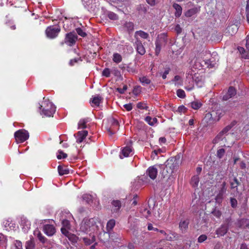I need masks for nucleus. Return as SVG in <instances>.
<instances>
[{
    "label": "nucleus",
    "mask_w": 249,
    "mask_h": 249,
    "mask_svg": "<svg viewBox=\"0 0 249 249\" xmlns=\"http://www.w3.org/2000/svg\"><path fill=\"white\" fill-rule=\"evenodd\" d=\"M178 167V160L173 157L168 159L166 162L165 167L162 172L164 177H167L173 181L175 178L174 174L177 171Z\"/></svg>",
    "instance_id": "f257e3e1"
},
{
    "label": "nucleus",
    "mask_w": 249,
    "mask_h": 249,
    "mask_svg": "<svg viewBox=\"0 0 249 249\" xmlns=\"http://www.w3.org/2000/svg\"><path fill=\"white\" fill-rule=\"evenodd\" d=\"M97 222L99 223L98 218H84L81 223L80 229L82 232L86 233L91 232V234L98 230Z\"/></svg>",
    "instance_id": "f03ea898"
},
{
    "label": "nucleus",
    "mask_w": 249,
    "mask_h": 249,
    "mask_svg": "<svg viewBox=\"0 0 249 249\" xmlns=\"http://www.w3.org/2000/svg\"><path fill=\"white\" fill-rule=\"evenodd\" d=\"M44 101L40 107V114L46 117L53 116L55 112V107L48 99L43 98Z\"/></svg>",
    "instance_id": "7ed1b4c3"
},
{
    "label": "nucleus",
    "mask_w": 249,
    "mask_h": 249,
    "mask_svg": "<svg viewBox=\"0 0 249 249\" xmlns=\"http://www.w3.org/2000/svg\"><path fill=\"white\" fill-rule=\"evenodd\" d=\"M200 55L207 67L212 68L215 67L216 62L218 61V56L216 54L213 53L211 54L210 53L205 52L201 53Z\"/></svg>",
    "instance_id": "20e7f679"
},
{
    "label": "nucleus",
    "mask_w": 249,
    "mask_h": 249,
    "mask_svg": "<svg viewBox=\"0 0 249 249\" xmlns=\"http://www.w3.org/2000/svg\"><path fill=\"white\" fill-rule=\"evenodd\" d=\"M14 136L18 143H21L29 138V134L27 130L22 129L17 131L14 134Z\"/></svg>",
    "instance_id": "39448f33"
},
{
    "label": "nucleus",
    "mask_w": 249,
    "mask_h": 249,
    "mask_svg": "<svg viewBox=\"0 0 249 249\" xmlns=\"http://www.w3.org/2000/svg\"><path fill=\"white\" fill-rule=\"evenodd\" d=\"M167 38L165 34L160 35L156 40L155 42V54L158 55L160 52L161 48L162 45H165L166 43Z\"/></svg>",
    "instance_id": "423d86ee"
},
{
    "label": "nucleus",
    "mask_w": 249,
    "mask_h": 249,
    "mask_svg": "<svg viewBox=\"0 0 249 249\" xmlns=\"http://www.w3.org/2000/svg\"><path fill=\"white\" fill-rule=\"evenodd\" d=\"M84 6L90 12H94L98 8V0H82Z\"/></svg>",
    "instance_id": "0eeeda50"
},
{
    "label": "nucleus",
    "mask_w": 249,
    "mask_h": 249,
    "mask_svg": "<svg viewBox=\"0 0 249 249\" xmlns=\"http://www.w3.org/2000/svg\"><path fill=\"white\" fill-rule=\"evenodd\" d=\"M60 31V28L59 27L51 26L47 27L45 32L48 37L54 38L58 36Z\"/></svg>",
    "instance_id": "6e6552de"
},
{
    "label": "nucleus",
    "mask_w": 249,
    "mask_h": 249,
    "mask_svg": "<svg viewBox=\"0 0 249 249\" xmlns=\"http://www.w3.org/2000/svg\"><path fill=\"white\" fill-rule=\"evenodd\" d=\"M59 215H60V220L61 221L62 224L63 225L62 228H70L69 220L68 219H66L65 218H64V216L67 219H70V218L72 217V215L69 213H67L66 212H62L61 213H60Z\"/></svg>",
    "instance_id": "1a4fd4ad"
},
{
    "label": "nucleus",
    "mask_w": 249,
    "mask_h": 249,
    "mask_svg": "<svg viewBox=\"0 0 249 249\" xmlns=\"http://www.w3.org/2000/svg\"><path fill=\"white\" fill-rule=\"evenodd\" d=\"M77 36L74 33H70L66 34L65 43L70 46L73 45L77 40Z\"/></svg>",
    "instance_id": "9d476101"
},
{
    "label": "nucleus",
    "mask_w": 249,
    "mask_h": 249,
    "mask_svg": "<svg viewBox=\"0 0 249 249\" xmlns=\"http://www.w3.org/2000/svg\"><path fill=\"white\" fill-rule=\"evenodd\" d=\"M246 50L247 51H245V49L243 47H238V50L240 53L242 55V57L245 58V59L249 58V36H247L246 37Z\"/></svg>",
    "instance_id": "9b49d317"
},
{
    "label": "nucleus",
    "mask_w": 249,
    "mask_h": 249,
    "mask_svg": "<svg viewBox=\"0 0 249 249\" xmlns=\"http://www.w3.org/2000/svg\"><path fill=\"white\" fill-rule=\"evenodd\" d=\"M2 226L7 231L13 230L16 228V224L11 219L8 218L3 221Z\"/></svg>",
    "instance_id": "f8f14e48"
},
{
    "label": "nucleus",
    "mask_w": 249,
    "mask_h": 249,
    "mask_svg": "<svg viewBox=\"0 0 249 249\" xmlns=\"http://www.w3.org/2000/svg\"><path fill=\"white\" fill-rule=\"evenodd\" d=\"M146 174L152 179H155L158 174V169L156 166L149 167L146 171Z\"/></svg>",
    "instance_id": "ddd939ff"
},
{
    "label": "nucleus",
    "mask_w": 249,
    "mask_h": 249,
    "mask_svg": "<svg viewBox=\"0 0 249 249\" xmlns=\"http://www.w3.org/2000/svg\"><path fill=\"white\" fill-rule=\"evenodd\" d=\"M236 94V89L232 87H230L226 93L223 96V100L227 101L230 98L235 95Z\"/></svg>",
    "instance_id": "4468645a"
},
{
    "label": "nucleus",
    "mask_w": 249,
    "mask_h": 249,
    "mask_svg": "<svg viewBox=\"0 0 249 249\" xmlns=\"http://www.w3.org/2000/svg\"><path fill=\"white\" fill-rule=\"evenodd\" d=\"M88 133V132L87 130L78 131L76 134L74 135L76 139V142L77 143L82 142L87 137Z\"/></svg>",
    "instance_id": "2eb2a0df"
},
{
    "label": "nucleus",
    "mask_w": 249,
    "mask_h": 249,
    "mask_svg": "<svg viewBox=\"0 0 249 249\" xmlns=\"http://www.w3.org/2000/svg\"><path fill=\"white\" fill-rule=\"evenodd\" d=\"M132 149L131 146H126L122 150L121 153L120 154V157L121 159H123L124 157H127L132 154Z\"/></svg>",
    "instance_id": "dca6fc26"
},
{
    "label": "nucleus",
    "mask_w": 249,
    "mask_h": 249,
    "mask_svg": "<svg viewBox=\"0 0 249 249\" xmlns=\"http://www.w3.org/2000/svg\"><path fill=\"white\" fill-rule=\"evenodd\" d=\"M44 233L48 236H51L53 235L55 232L54 227L52 225H45L43 227Z\"/></svg>",
    "instance_id": "f3484780"
},
{
    "label": "nucleus",
    "mask_w": 249,
    "mask_h": 249,
    "mask_svg": "<svg viewBox=\"0 0 249 249\" xmlns=\"http://www.w3.org/2000/svg\"><path fill=\"white\" fill-rule=\"evenodd\" d=\"M136 50L138 53L143 55L145 53V50L140 40L137 38L135 43Z\"/></svg>",
    "instance_id": "a211bd4d"
},
{
    "label": "nucleus",
    "mask_w": 249,
    "mask_h": 249,
    "mask_svg": "<svg viewBox=\"0 0 249 249\" xmlns=\"http://www.w3.org/2000/svg\"><path fill=\"white\" fill-rule=\"evenodd\" d=\"M102 99H103L102 97L99 95H97L96 96L92 97V98H91L90 101L91 106L99 107L100 103L102 100Z\"/></svg>",
    "instance_id": "6ab92c4d"
},
{
    "label": "nucleus",
    "mask_w": 249,
    "mask_h": 249,
    "mask_svg": "<svg viewBox=\"0 0 249 249\" xmlns=\"http://www.w3.org/2000/svg\"><path fill=\"white\" fill-rule=\"evenodd\" d=\"M210 112L212 114V117L215 122L218 121L221 117L223 116L222 111L220 109L213 110Z\"/></svg>",
    "instance_id": "aec40b11"
},
{
    "label": "nucleus",
    "mask_w": 249,
    "mask_h": 249,
    "mask_svg": "<svg viewBox=\"0 0 249 249\" xmlns=\"http://www.w3.org/2000/svg\"><path fill=\"white\" fill-rule=\"evenodd\" d=\"M189 220H181L179 223V228L182 232H185L188 228Z\"/></svg>",
    "instance_id": "412c9836"
},
{
    "label": "nucleus",
    "mask_w": 249,
    "mask_h": 249,
    "mask_svg": "<svg viewBox=\"0 0 249 249\" xmlns=\"http://www.w3.org/2000/svg\"><path fill=\"white\" fill-rule=\"evenodd\" d=\"M140 213L142 216L147 218L151 215V211L150 208L147 206L142 207L140 210Z\"/></svg>",
    "instance_id": "4be33fe9"
},
{
    "label": "nucleus",
    "mask_w": 249,
    "mask_h": 249,
    "mask_svg": "<svg viewBox=\"0 0 249 249\" xmlns=\"http://www.w3.org/2000/svg\"><path fill=\"white\" fill-rule=\"evenodd\" d=\"M173 7L175 10V16L176 18H179L182 14V8L181 6L178 3H174Z\"/></svg>",
    "instance_id": "5701e85b"
},
{
    "label": "nucleus",
    "mask_w": 249,
    "mask_h": 249,
    "mask_svg": "<svg viewBox=\"0 0 249 249\" xmlns=\"http://www.w3.org/2000/svg\"><path fill=\"white\" fill-rule=\"evenodd\" d=\"M228 226L223 225L216 230V234L218 236H224L227 233L228 231Z\"/></svg>",
    "instance_id": "b1692460"
},
{
    "label": "nucleus",
    "mask_w": 249,
    "mask_h": 249,
    "mask_svg": "<svg viewBox=\"0 0 249 249\" xmlns=\"http://www.w3.org/2000/svg\"><path fill=\"white\" fill-rule=\"evenodd\" d=\"M204 120L208 124H211L215 123V121H214L210 112L206 114L204 118Z\"/></svg>",
    "instance_id": "393cba45"
},
{
    "label": "nucleus",
    "mask_w": 249,
    "mask_h": 249,
    "mask_svg": "<svg viewBox=\"0 0 249 249\" xmlns=\"http://www.w3.org/2000/svg\"><path fill=\"white\" fill-rule=\"evenodd\" d=\"M144 120L151 126H154L158 124V120L156 117L152 118L150 116H147Z\"/></svg>",
    "instance_id": "a878e982"
},
{
    "label": "nucleus",
    "mask_w": 249,
    "mask_h": 249,
    "mask_svg": "<svg viewBox=\"0 0 249 249\" xmlns=\"http://www.w3.org/2000/svg\"><path fill=\"white\" fill-rule=\"evenodd\" d=\"M89 236L91 238H89L88 237H85L83 238V240L86 245H89L95 241V235L94 234H89Z\"/></svg>",
    "instance_id": "bb28decb"
},
{
    "label": "nucleus",
    "mask_w": 249,
    "mask_h": 249,
    "mask_svg": "<svg viewBox=\"0 0 249 249\" xmlns=\"http://www.w3.org/2000/svg\"><path fill=\"white\" fill-rule=\"evenodd\" d=\"M224 135L220 132L213 140V143L216 144L220 142V144L222 145L223 143H221V142L223 141L225 138Z\"/></svg>",
    "instance_id": "cd10ccee"
},
{
    "label": "nucleus",
    "mask_w": 249,
    "mask_h": 249,
    "mask_svg": "<svg viewBox=\"0 0 249 249\" xmlns=\"http://www.w3.org/2000/svg\"><path fill=\"white\" fill-rule=\"evenodd\" d=\"M112 211L117 212L121 207V203L119 200H113L112 202Z\"/></svg>",
    "instance_id": "c85d7f7f"
},
{
    "label": "nucleus",
    "mask_w": 249,
    "mask_h": 249,
    "mask_svg": "<svg viewBox=\"0 0 249 249\" xmlns=\"http://www.w3.org/2000/svg\"><path fill=\"white\" fill-rule=\"evenodd\" d=\"M0 246L2 249H5L7 246L6 237L1 233H0Z\"/></svg>",
    "instance_id": "c756f323"
},
{
    "label": "nucleus",
    "mask_w": 249,
    "mask_h": 249,
    "mask_svg": "<svg viewBox=\"0 0 249 249\" xmlns=\"http://www.w3.org/2000/svg\"><path fill=\"white\" fill-rule=\"evenodd\" d=\"M198 12V9L197 8H193L189 9L185 13V16L186 17H191L193 15H195Z\"/></svg>",
    "instance_id": "7c9ffc66"
},
{
    "label": "nucleus",
    "mask_w": 249,
    "mask_h": 249,
    "mask_svg": "<svg viewBox=\"0 0 249 249\" xmlns=\"http://www.w3.org/2000/svg\"><path fill=\"white\" fill-rule=\"evenodd\" d=\"M58 171L60 176L67 175L69 173V170L67 167L60 165L58 166Z\"/></svg>",
    "instance_id": "2f4dec72"
},
{
    "label": "nucleus",
    "mask_w": 249,
    "mask_h": 249,
    "mask_svg": "<svg viewBox=\"0 0 249 249\" xmlns=\"http://www.w3.org/2000/svg\"><path fill=\"white\" fill-rule=\"evenodd\" d=\"M199 181V178L198 175L193 176L191 178V184L194 187H197Z\"/></svg>",
    "instance_id": "473e14b6"
},
{
    "label": "nucleus",
    "mask_w": 249,
    "mask_h": 249,
    "mask_svg": "<svg viewBox=\"0 0 249 249\" xmlns=\"http://www.w3.org/2000/svg\"><path fill=\"white\" fill-rule=\"evenodd\" d=\"M237 30L238 28L235 25L229 26L227 28V32L231 36L235 34L237 31Z\"/></svg>",
    "instance_id": "72a5a7b5"
},
{
    "label": "nucleus",
    "mask_w": 249,
    "mask_h": 249,
    "mask_svg": "<svg viewBox=\"0 0 249 249\" xmlns=\"http://www.w3.org/2000/svg\"><path fill=\"white\" fill-rule=\"evenodd\" d=\"M89 122V119H81L78 123V128L84 129L87 127L86 124Z\"/></svg>",
    "instance_id": "f704fd0d"
},
{
    "label": "nucleus",
    "mask_w": 249,
    "mask_h": 249,
    "mask_svg": "<svg viewBox=\"0 0 249 249\" xmlns=\"http://www.w3.org/2000/svg\"><path fill=\"white\" fill-rule=\"evenodd\" d=\"M115 225V220L114 219L109 220L107 224V230L108 232H109L113 229Z\"/></svg>",
    "instance_id": "c9c22d12"
},
{
    "label": "nucleus",
    "mask_w": 249,
    "mask_h": 249,
    "mask_svg": "<svg viewBox=\"0 0 249 249\" xmlns=\"http://www.w3.org/2000/svg\"><path fill=\"white\" fill-rule=\"evenodd\" d=\"M189 105L192 108L195 110H197L201 107L202 104L200 102H198V101H195L190 103Z\"/></svg>",
    "instance_id": "e433bc0d"
},
{
    "label": "nucleus",
    "mask_w": 249,
    "mask_h": 249,
    "mask_svg": "<svg viewBox=\"0 0 249 249\" xmlns=\"http://www.w3.org/2000/svg\"><path fill=\"white\" fill-rule=\"evenodd\" d=\"M139 80L141 82V83L142 84L143 86L147 85L149 84L151 82V81L149 79H148L146 76H142L139 78Z\"/></svg>",
    "instance_id": "4c0bfd02"
},
{
    "label": "nucleus",
    "mask_w": 249,
    "mask_h": 249,
    "mask_svg": "<svg viewBox=\"0 0 249 249\" xmlns=\"http://www.w3.org/2000/svg\"><path fill=\"white\" fill-rule=\"evenodd\" d=\"M122 60V56L118 53H115L113 55V61L116 63H119L121 62Z\"/></svg>",
    "instance_id": "58836bf2"
},
{
    "label": "nucleus",
    "mask_w": 249,
    "mask_h": 249,
    "mask_svg": "<svg viewBox=\"0 0 249 249\" xmlns=\"http://www.w3.org/2000/svg\"><path fill=\"white\" fill-rule=\"evenodd\" d=\"M139 36L140 37H141L142 38H144V39H146L149 36V35L147 33L144 32L142 31H137L135 33V36Z\"/></svg>",
    "instance_id": "ea45409f"
},
{
    "label": "nucleus",
    "mask_w": 249,
    "mask_h": 249,
    "mask_svg": "<svg viewBox=\"0 0 249 249\" xmlns=\"http://www.w3.org/2000/svg\"><path fill=\"white\" fill-rule=\"evenodd\" d=\"M239 224L242 227L249 229V219H243L240 220Z\"/></svg>",
    "instance_id": "a19ab883"
},
{
    "label": "nucleus",
    "mask_w": 249,
    "mask_h": 249,
    "mask_svg": "<svg viewBox=\"0 0 249 249\" xmlns=\"http://www.w3.org/2000/svg\"><path fill=\"white\" fill-rule=\"evenodd\" d=\"M11 249H22V243L20 241L16 240Z\"/></svg>",
    "instance_id": "79ce46f5"
},
{
    "label": "nucleus",
    "mask_w": 249,
    "mask_h": 249,
    "mask_svg": "<svg viewBox=\"0 0 249 249\" xmlns=\"http://www.w3.org/2000/svg\"><path fill=\"white\" fill-rule=\"evenodd\" d=\"M235 125L234 122H232L230 125L225 127L221 131L224 135L226 134L234 125Z\"/></svg>",
    "instance_id": "37998d69"
},
{
    "label": "nucleus",
    "mask_w": 249,
    "mask_h": 249,
    "mask_svg": "<svg viewBox=\"0 0 249 249\" xmlns=\"http://www.w3.org/2000/svg\"><path fill=\"white\" fill-rule=\"evenodd\" d=\"M107 17L111 20H115L118 19V15L112 12H108Z\"/></svg>",
    "instance_id": "c03bdc74"
},
{
    "label": "nucleus",
    "mask_w": 249,
    "mask_h": 249,
    "mask_svg": "<svg viewBox=\"0 0 249 249\" xmlns=\"http://www.w3.org/2000/svg\"><path fill=\"white\" fill-rule=\"evenodd\" d=\"M171 235H166L165 237L166 240L172 241L175 238H178V234L175 232H172L170 233Z\"/></svg>",
    "instance_id": "a18cd8bd"
},
{
    "label": "nucleus",
    "mask_w": 249,
    "mask_h": 249,
    "mask_svg": "<svg viewBox=\"0 0 249 249\" xmlns=\"http://www.w3.org/2000/svg\"><path fill=\"white\" fill-rule=\"evenodd\" d=\"M124 27L129 31H132L134 29V24L131 22H126L124 24Z\"/></svg>",
    "instance_id": "49530a36"
},
{
    "label": "nucleus",
    "mask_w": 249,
    "mask_h": 249,
    "mask_svg": "<svg viewBox=\"0 0 249 249\" xmlns=\"http://www.w3.org/2000/svg\"><path fill=\"white\" fill-rule=\"evenodd\" d=\"M35 248V243L33 241L29 240L26 242V249H33Z\"/></svg>",
    "instance_id": "de8ad7c7"
},
{
    "label": "nucleus",
    "mask_w": 249,
    "mask_h": 249,
    "mask_svg": "<svg viewBox=\"0 0 249 249\" xmlns=\"http://www.w3.org/2000/svg\"><path fill=\"white\" fill-rule=\"evenodd\" d=\"M172 81L175 83V85H181L182 84L181 82V78L178 75L175 76Z\"/></svg>",
    "instance_id": "09e8293b"
},
{
    "label": "nucleus",
    "mask_w": 249,
    "mask_h": 249,
    "mask_svg": "<svg viewBox=\"0 0 249 249\" xmlns=\"http://www.w3.org/2000/svg\"><path fill=\"white\" fill-rule=\"evenodd\" d=\"M83 200H85L88 203H89L92 200V196L89 194H85L82 196Z\"/></svg>",
    "instance_id": "8fccbe9b"
},
{
    "label": "nucleus",
    "mask_w": 249,
    "mask_h": 249,
    "mask_svg": "<svg viewBox=\"0 0 249 249\" xmlns=\"http://www.w3.org/2000/svg\"><path fill=\"white\" fill-rule=\"evenodd\" d=\"M239 182L236 178H234L233 181L231 182V189L236 188L237 189V187L238 185Z\"/></svg>",
    "instance_id": "3c124183"
},
{
    "label": "nucleus",
    "mask_w": 249,
    "mask_h": 249,
    "mask_svg": "<svg viewBox=\"0 0 249 249\" xmlns=\"http://www.w3.org/2000/svg\"><path fill=\"white\" fill-rule=\"evenodd\" d=\"M225 150L224 149H223V148L220 149L218 150L217 151V153H216L217 157L218 158L221 159L223 157L224 155L225 154Z\"/></svg>",
    "instance_id": "603ef678"
},
{
    "label": "nucleus",
    "mask_w": 249,
    "mask_h": 249,
    "mask_svg": "<svg viewBox=\"0 0 249 249\" xmlns=\"http://www.w3.org/2000/svg\"><path fill=\"white\" fill-rule=\"evenodd\" d=\"M58 154L57 155L58 159H65L67 157V155L64 153L62 151L59 150L58 152Z\"/></svg>",
    "instance_id": "864d4df0"
},
{
    "label": "nucleus",
    "mask_w": 249,
    "mask_h": 249,
    "mask_svg": "<svg viewBox=\"0 0 249 249\" xmlns=\"http://www.w3.org/2000/svg\"><path fill=\"white\" fill-rule=\"evenodd\" d=\"M177 94L178 97L181 98H183L185 97V92L181 89H179L177 91Z\"/></svg>",
    "instance_id": "5fc2aeb1"
},
{
    "label": "nucleus",
    "mask_w": 249,
    "mask_h": 249,
    "mask_svg": "<svg viewBox=\"0 0 249 249\" xmlns=\"http://www.w3.org/2000/svg\"><path fill=\"white\" fill-rule=\"evenodd\" d=\"M137 107L138 108L141 109H146L147 110L148 109V107L146 106V105L142 102H139L137 104Z\"/></svg>",
    "instance_id": "6e6d98bb"
},
{
    "label": "nucleus",
    "mask_w": 249,
    "mask_h": 249,
    "mask_svg": "<svg viewBox=\"0 0 249 249\" xmlns=\"http://www.w3.org/2000/svg\"><path fill=\"white\" fill-rule=\"evenodd\" d=\"M223 198V192H220L215 197V201L218 203H220L222 202Z\"/></svg>",
    "instance_id": "4d7b16f0"
},
{
    "label": "nucleus",
    "mask_w": 249,
    "mask_h": 249,
    "mask_svg": "<svg viewBox=\"0 0 249 249\" xmlns=\"http://www.w3.org/2000/svg\"><path fill=\"white\" fill-rule=\"evenodd\" d=\"M77 33L80 36L82 37H85L86 36V34L85 32L83 31V30L80 28H78L76 29Z\"/></svg>",
    "instance_id": "13d9d810"
},
{
    "label": "nucleus",
    "mask_w": 249,
    "mask_h": 249,
    "mask_svg": "<svg viewBox=\"0 0 249 249\" xmlns=\"http://www.w3.org/2000/svg\"><path fill=\"white\" fill-rule=\"evenodd\" d=\"M110 123L111 124L113 127H118L119 125V123L118 121L114 119V118H111L110 119Z\"/></svg>",
    "instance_id": "bf43d9fd"
},
{
    "label": "nucleus",
    "mask_w": 249,
    "mask_h": 249,
    "mask_svg": "<svg viewBox=\"0 0 249 249\" xmlns=\"http://www.w3.org/2000/svg\"><path fill=\"white\" fill-rule=\"evenodd\" d=\"M102 74L103 76L108 77L110 76V71L109 69L106 68L104 69L102 72Z\"/></svg>",
    "instance_id": "052dcab7"
},
{
    "label": "nucleus",
    "mask_w": 249,
    "mask_h": 249,
    "mask_svg": "<svg viewBox=\"0 0 249 249\" xmlns=\"http://www.w3.org/2000/svg\"><path fill=\"white\" fill-rule=\"evenodd\" d=\"M207 239V236L205 234H202L198 238V242L202 243Z\"/></svg>",
    "instance_id": "680f3d73"
},
{
    "label": "nucleus",
    "mask_w": 249,
    "mask_h": 249,
    "mask_svg": "<svg viewBox=\"0 0 249 249\" xmlns=\"http://www.w3.org/2000/svg\"><path fill=\"white\" fill-rule=\"evenodd\" d=\"M37 237L39 241L43 243H44L46 242V239L43 236L40 232H39L37 234Z\"/></svg>",
    "instance_id": "e2e57ef3"
},
{
    "label": "nucleus",
    "mask_w": 249,
    "mask_h": 249,
    "mask_svg": "<svg viewBox=\"0 0 249 249\" xmlns=\"http://www.w3.org/2000/svg\"><path fill=\"white\" fill-rule=\"evenodd\" d=\"M127 87L126 85H124L123 88H117L116 90L121 94H123L124 93L125 91L127 89Z\"/></svg>",
    "instance_id": "0e129e2a"
},
{
    "label": "nucleus",
    "mask_w": 249,
    "mask_h": 249,
    "mask_svg": "<svg viewBox=\"0 0 249 249\" xmlns=\"http://www.w3.org/2000/svg\"><path fill=\"white\" fill-rule=\"evenodd\" d=\"M212 213L215 216H216L217 218L220 217L221 215V213L220 212V211L216 209H214Z\"/></svg>",
    "instance_id": "69168bd1"
},
{
    "label": "nucleus",
    "mask_w": 249,
    "mask_h": 249,
    "mask_svg": "<svg viewBox=\"0 0 249 249\" xmlns=\"http://www.w3.org/2000/svg\"><path fill=\"white\" fill-rule=\"evenodd\" d=\"M147 229L149 231H159V229L156 228H154L152 224L151 223H149L148 224Z\"/></svg>",
    "instance_id": "338daca9"
},
{
    "label": "nucleus",
    "mask_w": 249,
    "mask_h": 249,
    "mask_svg": "<svg viewBox=\"0 0 249 249\" xmlns=\"http://www.w3.org/2000/svg\"><path fill=\"white\" fill-rule=\"evenodd\" d=\"M246 12H247V19L248 22H249V0H247V3L246 6Z\"/></svg>",
    "instance_id": "774afa93"
}]
</instances>
